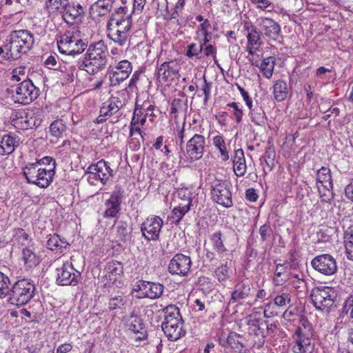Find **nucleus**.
<instances>
[{"label": "nucleus", "instance_id": "nucleus-1", "mask_svg": "<svg viewBox=\"0 0 353 353\" xmlns=\"http://www.w3.org/2000/svg\"><path fill=\"white\" fill-rule=\"evenodd\" d=\"M156 106L149 100L141 101L137 99L130 122L129 136L128 145L132 151H138L141 145V142L145 140V133L141 128L145 125L148 117L151 122L156 117L154 110Z\"/></svg>", "mask_w": 353, "mask_h": 353}, {"label": "nucleus", "instance_id": "nucleus-2", "mask_svg": "<svg viewBox=\"0 0 353 353\" xmlns=\"http://www.w3.org/2000/svg\"><path fill=\"white\" fill-rule=\"evenodd\" d=\"M108 47L103 41L91 43L85 54L82 69L90 74L98 73L105 68L108 62Z\"/></svg>", "mask_w": 353, "mask_h": 353}, {"label": "nucleus", "instance_id": "nucleus-3", "mask_svg": "<svg viewBox=\"0 0 353 353\" xmlns=\"http://www.w3.org/2000/svg\"><path fill=\"white\" fill-rule=\"evenodd\" d=\"M165 315L162 330L171 341H176L185 335L183 321L179 309L175 305H169L163 309Z\"/></svg>", "mask_w": 353, "mask_h": 353}, {"label": "nucleus", "instance_id": "nucleus-4", "mask_svg": "<svg viewBox=\"0 0 353 353\" xmlns=\"http://www.w3.org/2000/svg\"><path fill=\"white\" fill-rule=\"evenodd\" d=\"M57 47L60 53L76 55L82 53L86 47L80 32L74 28L66 30L57 39Z\"/></svg>", "mask_w": 353, "mask_h": 353}, {"label": "nucleus", "instance_id": "nucleus-5", "mask_svg": "<svg viewBox=\"0 0 353 353\" xmlns=\"http://www.w3.org/2000/svg\"><path fill=\"white\" fill-rule=\"evenodd\" d=\"M132 26V21H129V19H119L114 14L107 23L108 37L119 46H123L129 40Z\"/></svg>", "mask_w": 353, "mask_h": 353}, {"label": "nucleus", "instance_id": "nucleus-6", "mask_svg": "<svg viewBox=\"0 0 353 353\" xmlns=\"http://www.w3.org/2000/svg\"><path fill=\"white\" fill-rule=\"evenodd\" d=\"M35 289V285L31 279H19L12 285L8 301L17 306L24 305L33 298Z\"/></svg>", "mask_w": 353, "mask_h": 353}, {"label": "nucleus", "instance_id": "nucleus-7", "mask_svg": "<svg viewBox=\"0 0 353 353\" xmlns=\"http://www.w3.org/2000/svg\"><path fill=\"white\" fill-rule=\"evenodd\" d=\"M303 327H297L295 331L296 339L292 347L294 353H312L314 350V339L309 322L302 319Z\"/></svg>", "mask_w": 353, "mask_h": 353}, {"label": "nucleus", "instance_id": "nucleus-8", "mask_svg": "<svg viewBox=\"0 0 353 353\" xmlns=\"http://www.w3.org/2000/svg\"><path fill=\"white\" fill-rule=\"evenodd\" d=\"M232 185L228 180H221L217 178L212 182L211 195L212 201L226 208L233 205Z\"/></svg>", "mask_w": 353, "mask_h": 353}, {"label": "nucleus", "instance_id": "nucleus-9", "mask_svg": "<svg viewBox=\"0 0 353 353\" xmlns=\"http://www.w3.org/2000/svg\"><path fill=\"white\" fill-rule=\"evenodd\" d=\"M336 294L330 287L323 286L313 289L310 294V299L314 306L318 310L329 311L335 303Z\"/></svg>", "mask_w": 353, "mask_h": 353}, {"label": "nucleus", "instance_id": "nucleus-10", "mask_svg": "<svg viewBox=\"0 0 353 353\" xmlns=\"http://www.w3.org/2000/svg\"><path fill=\"white\" fill-rule=\"evenodd\" d=\"M180 60L178 59L163 61L157 68V81L161 84L170 85L180 77Z\"/></svg>", "mask_w": 353, "mask_h": 353}, {"label": "nucleus", "instance_id": "nucleus-11", "mask_svg": "<svg viewBox=\"0 0 353 353\" xmlns=\"http://www.w3.org/2000/svg\"><path fill=\"white\" fill-rule=\"evenodd\" d=\"M40 94V90L29 78L19 83L12 94L14 103L21 105H28L36 100Z\"/></svg>", "mask_w": 353, "mask_h": 353}, {"label": "nucleus", "instance_id": "nucleus-12", "mask_svg": "<svg viewBox=\"0 0 353 353\" xmlns=\"http://www.w3.org/2000/svg\"><path fill=\"white\" fill-rule=\"evenodd\" d=\"M38 113L32 110H19L13 114L11 123L15 128L21 130L38 127L41 122Z\"/></svg>", "mask_w": 353, "mask_h": 353}, {"label": "nucleus", "instance_id": "nucleus-13", "mask_svg": "<svg viewBox=\"0 0 353 353\" xmlns=\"http://www.w3.org/2000/svg\"><path fill=\"white\" fill-rule=\"evenodd\" d=\"M256 23L261 36L268 41L276 42L283 39L281 26L274 19L260 17L256 19Z\"/></svg>", "mask_w": 353, "mask_h": 353}, {"label": "nucleus", "instance_id": "nucleus-14", "mask_svg": "<svg viewBox=\"0 0 353 353\" xmlns=\"http://www.w3.org/2000/svg\"><path fill=\"white\" fill-rule=\"evenodd\" d=\"M164 290V286L159 283H153L143 280L137 281L133 287V292L137 299L149 298L155 299L159 298Z\"/></svg>", "mask_w": 353, "mask_h": 353}, {"label": "nucleus", "instance_id": "nucleus-15", "mask_svg": "<svg viewBox=\"0 0 353 353\" xmlns=\"http://www.w3.org/2000/svg\"><path fill=\"white\" fill-rule=\"evenodd\" d=\"M132 64L127 59L119 61L116 65H110L108 74L110 85L117 86L126 80L132 72Z\"/></svg>", "mask_w": 353, "mask_h": 353}, {"label": "nucleus", "instance_id": "nucleus-16", "mask_svg": "<svg viewBox=\"0 0 353 353\" xmlns=\"http://www.w3.org/2000/svg\"><path fill=\"white\" fill-rule=\"evenodd\" d=\"M56 271V282L59 285H76L81 277V273L69 262L63 263Z\"/></svg>", "mask_w": 353, "mask_h": 353}, {"label": "nucleus", "instance_id": "nucleus-17", "mask_svg": "<svg viewBox=\"0 0 353 353\" xmlns=\"http://www.w3.org/2000/svg\"><path fill=\"white\" fill-rule=\"evenodd\" d=\"M125 327L136 342L140 343L148 339L147 328L140 316L131 314L126 321Z\"/></svg>", "mask_w": 353, "mask_h": 353}, {"label": "nucleus", "instance_id": "nucleus-18", "mask_svg": "<svg viewBox=\"0 0 353 353\" xmlns=\"http://www.w3.org/2000/svg\"><path fill=\"white\" fill-rule=\"evenodd\" d=\"M205 138L201 134L195 132L187 141L185 145L186 154L191 161L201 159L205 152Z\"/></svg>", "mask_w": 353, "mask_h": 353}, {"label": "nucleus", "instance_id": "nucleus-19", "mask_svg": "<svg viewBox=\"0 0 353 353\" xmlns=\"http://www.w3.org/2000/svg\"><path fill=\"white\" fill-rule=\"evenodd\" d=\"M192 265V260L189 256L178 253L170 260L168 270L172 275L185 276L188 274Z\"/></svg>", "mask_w": 353, "mask_h": 353}, {"label": "nucleus", "instance_id": "nucleus-20", "mask_svg": "<svg viewBox=\"0 0 353 353\" xmlns=\"http://www.w3.org/2000/svg\"><path fill=\"white\" fill-rule=\"evenodd\" d=\"M163 225V221L159 216L148 217L141 226L142 236L148 241L159 240Z\"/></svg>", "mask_w": 353, "mask_h": 353}, {"label": "nucleus", "instance_id": "nucleus-21", "mask_svg": "<svg viewBox=\"0 0 353 353\" xmlns=\"http://www.w3.org/2000/svg\"><path fill=\"white\" fill-rule=\"evenodd\" d=\"M124 197V191L120 187H116L109 199L105 201V210L103 217L107 219L117 217L121 210V205Z\"/></svg>", "mask_w": 353, "mask_h": 353}, {"label": "nucleus", "instance_id": "nucleus-22", "mask_svg": "<svg viewBox=\"0 0 353 353\" xmlns=\"http://www.w3.org/2000/svg\"><path fill=\"white\" fill-rule=\"evenodd\" d=\"M311 265L316 271L326 276L333 275L337 270L335 259L328 254L316 256L312 260Z\"/></svg>", "mask_w": 353, "mask_h": 353}, {"label": "nucleus", "instance_id": "nucleus-23", "mask_svg": "<svg viewBox=\"0 0 353 353\" xmlns=\"http://www.w3.org/2000/svg\"><path fill=\"white\" fill-rule=\"evenodd\" d=\"M124 105V103L117 96H111L103 102L99 110V115L96 118L95 123H102L112 115L118 112Z\"/></svg>", "mask_w": 353, "mask_h": 353}, {"label": "nucleus", "instance_id": "nucleus-24", "mask_svg": "<svg viewBox=\"0 0 353 353\" xmlns=\"http://www.w3.org/2000/svg\"><path fill=\"white\" fill-rule=\"evenodd\" d=\"M249 325V334L252 336V347L259 349L265 342V336L260 327L259 313L254 312L246 317Z\"/></svg>", "mask_w": 353, "mask_h": 353}, {"label": "nucleus", "instance_id": "nucleus-25", "mask_svg": "<svg viewBox=\"0 0 353 353\" xmlns=\"http://www.w3.org/2000/svg\"><path fill=\"white\" fill-rule=\"evenodd\" d=\"M12 39L18 44V48L24 54H26L32 48L34 39L32 33L27 30H16L11 33Z\"/></svg>", "mask_w": 353, "mask_h": 353}, {"label": "nucleus", "instance_id": "nucleus-26", "mask_svg": "<svg viewBox=\"0 0 353 353\" xmlns=\"http://www.w3.org/2000/svg\"><path fill=\"white\" fill-rule=\"evenodd\" d=\"M18 47V44L12 39L10 34L5 43L0 46V57L5 60L19 59L23 53Z\"/></svg>", "mask_w": 353, "mask_h": 353}, {"label": "nucleus", "instance_id": "nucleus-27", "mask_svg": "<svg viewBox=\"0 0 353 353\" xmlns=\"http://www.w3.org/2000/svg\"><path fill=\"white\" fill-rule=\"evenodd\" d=\"M83 14L84 9L79 3L68 1L67 8L61 17L67 23L73 25L81 21Z\"/></svg>", "mask_w": 353, "mask_h": 353}, {"label": "nucleus", "instance_id": "nucleus-28", "mask_svg": "<svg viewBox=\"0 0 353 353\" xmlns=\"http://www.w3.org/2000/svg\"><path fill=\"white\" fill-rule=\"evenodd\" d=\"M316 185L321 201L330 203L333 199L332 181H331V178H316Z\"/></svg>", "mask_w": 353, "mask_h": 353}, {"label": "nucleus", "instance_id": "nucleus-29", "mask_svg": "<svg viewBox=\"0 0 353 353\" xmlns=\"http://www.w3.org/2000/svg\"><path fill=\"white\" fill-rule=\"evenodd\" d=\"M114 0H97L91 5L90 14L94 17L107 16L113 8Z\"/></svg>", "mask_w": 353, "mask_h": 353}, {"label": "nucleus", "instance_id": "nucleus-30", "mask_svg": "<svg viewBox=\"0 0 353 353\" xmlns=\"http://www.w3.org/2000/svg\"><path fill=\"white\" fill-rule=\"evenodd\" d=\"M188 98L184 94H182V98H174L170 103V117L176 120L180 114H184L185 116L188 110Z\"/></svg>", "mask_w": 353, "mask_h": 353}, {"label": "nucleus", "instance_id": "nucleus-31", "mask_svg": "<svg viewBox=\"0 0 353 353\" xmlns=\"http://www.w3.org/2000/svg\"><path fill=\"white\" fill-rule=\"evenodd\" d=\"M69 0H46L45 8L48 17L55 18L62 15L64 10L67 8Z\"/></svg>", "mask_w": 353, "mask_h": 353}, {"label": "nucleus", "instance_id": "nucleus-32", "mask_svg": "<svg viewBox=\"0 0 353 353\" xmlns=\"http://www.w3.org/2000/svg\"><path fill=\"white\" fill-rule=\"evenodd\" d=\"M39 165L43 167L39 168L38 173L36 176H54L55 174L56 161L51 157H44L37 161Z\"/></svg>", "mask_w": 353, "mask_h": 353}, {"label": "nucleus", "instance_id": "nucleus-33", "mask_svg": "<svg viewBox=\"0 0 353 353\" xmlns=\"http://www.w3.org/2000/svg\"><path fill=\"white\" fill-rule=\"evenodd\" d=\"M19 144V139L17 136L8 134L1 138L0 141V155L11 154Z\"/></svg>", "mask_w": 353, "mask_h": 353}, {"label": "nucleus", "instance_id": "nucleus-34", "mask_svg": "<svg viewBox=\"0 0 353 353\" xmlns=\"http://www.w3.org/2000/svg\"><path fill=\"white\" fill-rule=\"evenodd\" d=\"M212 141L213 146L220 154L219 157L221 160L223 161H228L230 159V152L228 148L229 144L226 143L225 137L219 132H217L212 138Z\"/></svg>", "mask_w": 353, "mask_h": 353}, {"label": "nucleus", "instance_id": "nucleus-35", "mask_svg": "<svg viewBox=\"0 0 353 353\" xmlns=\"http://www.w3.org/2000/svg\"><path fill=\"white\" fill-rule=\"evenodd\" d=\"M212 24L209 19H205L203 23H201L196 28L194 39L197 41L201 40L203 45L210 43L212 39V32L211 31Z\"/></svg>", "mask_w": 353, "mask_h": 353}, {"label": "nucleus", "instance_id": "nucleus-36", "mask_svg": "<svg viewBox=\"0 0 353 353\" xmlns=\"http://www.w3.org/2000/svg\"><path fill=\"white\" fill-rule=\"evenodd\" d=\"M261 36L259 30L246 34L247 43L245 51L249 55L253 56L256 51L259 50L263 44Z\"/></svg>", "mask_w": 353, "mask_h": 353}, {"label": "nucleus", "instance_id": "nucleus-37", "mask_svg": "<svg viewBox=\"0 0 353 353\" xmlns=\"http://www.w3.org/2000/svg\"><path fill=\"white\" fill-rule=\"evenodd\" d=\"M86 172L94 175V176H112V170L110 168L109 163L103 159L96 163L91 164Z\"/></svg>", "mask_w": 353, "mask_h": 353}, {"label": "nucleus", "instance_id": "nucleus-38", "mask_svg": "<svg viewBox=\"0 0 353 353\" xmlns=\"http://www.w3.org/2000/svg\"><path fill=\"white\" fill-rule=\"evenodd\" d=\"M105 270L107 279L112 283L119 279L123 273V265L117 261L109 262Z\"/></svg>", "mask_w": 353, "mask_h": 353}, {"label": "nucleus", "instance_id": "nucleus-39", "mask_svg": "<svg viewBox=\"0 0 353 353\" xmlns=\"http://www.w3.org/2000/svg\"><path fill=\"white\" fill-rule=\"evenodd\" d=\"M231 256V254L226 253V259L224 260V262L214 270L215 276L221 283L228 280L232 274V259L229 257Z\"/></svg>", "mask_w": 353, "mask_h": 353}, {"label": "nucleus", "instance_id": "nucleus-40", "mask_svg": "<svg viewBox=\"0 0 353 353\" xmlns=\"http://www.w3.org/2000/svg\"><path fill=\"white\" fill-rule=\"evenodd\" d=\"M289 88L285 81L276 80L272 86V94L274 99L278 102L285 101L288 96Z\"/></svg>", "mask_w": 353, "mask_h": 353}, {"label": "nucleus", "instance_id": "nucleus-41", "mask_svg": "<svg viewBox=\"0 0 353 353\" xmlns=\"http://www.w3.org/2000/svg\"><path fill=\"white\" fill-rule=\"evenodd\" d=\"M34 246L21 248V259L24 265L29 268L36 267L40 263L39 256L34 252Z\"/></svg>", "mask_w": 353, "mask_h": 353}, {"label": "nucleus", "instance_id": "nucleus-42", "mask_svg": "<svg viewBox=\"0 0 353 353\" xmlns=\"http://www.w3.org/2000/svg\"><path fill=\"white\" fill-rule=\"evenodd\" d=\"M115 241L118 245H123L129 239L130 232L128 231V223L125 221H115Z\"/></svg>", "mask_w": 353, "mask_h": 353}, {"label": "nucleus", "instance_id": "nucleus-43", "mask_svg": "<svg viewBox=\"0 0 353 353\" xmlns=\"http://www.w3.org/2000/svg\"><path fill=\"white\" fill-rule=\"evenodd\" d=\"M233 170L236 176H242L246 171L244 152L242 149L235 150L233 159Z\"/></svg>", "mask_w": 353, "mask_h": 353}, {"label": "nucleus", "instance_id": "nucleus-44", "mask_svg": "<svg viewBox=\"0 0 353 353\" xmlns=\"http://www.w3.org/2000/svg\"><path fill=\"white\" fill-rule=\"evenodd\" d=\"M251 288L248 283H241L237 284L232 292L230 303H234L240 300L246 299L250 294Z\"/></svg>", "mask_w": 353, "mask_h": 353}, {"label": "nucleus", "instance_id": "nucleus-45", "mask_svg": "<svg viewBox=\"0 0 353 353\" xmlns=\"http://www.w3.org/2000/svg\"><path fill=\"white\" fill-rule=\"evenodd\" d=\"M275 157L276 152L274 146L271 144L266 148L265 154L263 157L265 165H263V163H262V165L265 174H267L268 172L271 171L272 168L276 165L277 162L275 160Z\"/></svg>", "mask_w": 353, "mask_h": 353}, {"label": "nucleus", "instance_id": "nucleus-46", "mask_svg": "<svg viewBox=\"0 0 353 353\" xmlns=\"http://www.w3.org/2000/svg\"><path fill=\"white\" fill-rule=\"evenodd\" d=\"M68 245V242L64 239H61L59 235L56 234L51 235L46 243L47 248L49 250L57 252H63Z\"/></svg>", "mask_w": 353, "mask_h": 353}, {"label": "nucleus", "instance_id": "nucleus-47", "mask_svg": "<svg viewBox=\"0 0 353 353\" xmlns=\"http://www.w3.org/2000/svg\"><path fill=\"white\" fill-rule=\"evenodd\" d=\"M226 343L232 350L238 352H241L245 347V345L243 343V337L236 332L229 333L227 337Z\"/></svg>", "mask_w": 353, "mask_h": 353}, {"label": "nucleus", "instance_id": "nucleus-48", "mask_svg": "<svg viewBox=\"0 0 353 353\" xmlns=\"http://www.w3.org/2000/svg\"><path fill=\"white\" fill-rule=\"evenodd\" d=\"M210 241L212 242L214 250L218 253L221 258L225 256L227 249L223 244L222 239V234L220 231H216L213 233L210 236Z\"/></svg>", "mask_w": 353, "mask_h": 353}, {"label": "nucleus", "instance_id": "nucleus-49", "mask_svg": "<svg viewBox=\"0 0 353 353\" xmlns=\"http://www.w3.org/2000/svg\"><path fill=\"white\" fill-rule=\"evenodd\" d=\"M67 130L65 122L63 119H57L51 123L49 127L50 136L57 139L63 137Z\"/></svg>", "mask_w": 353, "mask_h": 353}, {"label": "nucleus", "instance_id": "nucleus-50", "mask_svg": "<svg viewBox=\"0 0 353 353\" xmlns=\"http://www.w3.org/2000/svg\"><path fill=\"white\" fill-rule=\"evenodd\" d=\"M14 236L16 241L21 245L22 248L32 247L34 243L32 239L23 228H16L14 230Z\"/></svg>", "mask_w": 353, "mask_h": 353}, {"label": "nucleus", "instance_id": "nucleus-51", "mask_svg": "<svg viewBox=\"0 0 353 353\" xmlns=\"http://www.w3.org/2000/svg\"><path fill=\"white\" fill-rule=\"evenodd\" d=\"M344 243L347 259L353 261V225L344 231Z\"/></svg>", "mask_w": 353, "mask_h": 353}, {"label": "nucleus", "instance_id": "nucleus-52", "mask_svg": "<svg viewBox=\"0 0 353 353\" xmlns=\"http://www.w3.org/2000/svg\"><path fill=\"white\" fill-rule=\"evenodd\" d=\"M275 64L276 59L274 57H268L263 59L259 69L265 78L270 79L272 77Z\"/></svg>", "mask_w": 353, "mask_h": 353}, {"label": "nucleus", "instance_id": "nucleus-53", "mask_svg": "<svg viewBox=\"0 0 353 353\" xmlns=\"http://www.w3.org/2000/svg\"><path fill=\"white\" fill-rule=\"evenodd\" d=\"M226 107L230 112V118L236 124L241 123L243 121L244 112L240 103L239 102H230L227 103Z\"/></svg>", "mask_w": 353, "mask_h": 353}, {"label": "nucleus", "instance_id": "nucleus-54", "mask_svg": "<svg viewBox=\"0 0 353 353\" xmlns=\"http://www.w3.org/2000/svg\"><path fill=\"white\" fill-rule=\"evenodd\" d=\"M251 121L256 125H263L267 119L265 113L261 107H252L249 109Z\"/></svg>", "mask_w": 353, "mask_h": 353}, {"label": "nucleus", "instance_id": "nucleus-55", "mask_svg": "<svg viewBox=\"0 0 353 353\" xmlns=\"http://www.w3.org/2000/svg\"><path fill=\"white\" fill-rule=\"evenodd\" d=\"M199 130L196 128V127H191V124H189L188 128H186V117H184L183 122L181 126H176V135L178 138V140L181 145H183L184 143V139L187 136V133H195L198 132Z\"/></svg>", "mask_w": 353, "mask_h": 353}, {"label": "nucleus", "instance_id": "nucleus-56", "mask_svg": "<svg viewBox=\"0 0 353 353\" xmlns=\"http://www.w3.org/2000/svg\"><path fill=\"white\" fill-rule=\"evenodd\" d=\"M199 43H190L186 47L185 56L189 59L196 58V59H201V52L203 49V41L200 40L198 41Z\"/></svg>", "mask_w": 353, "mask_h": 353}, {"label": "nucleus", "instance_id": "nucleus-57", "mask_svg": "<svg viewBox=\"0 0 353 353\" xmlns=\"http://www.w3.org/2000/svg\"><path fill=\"white\" fill-rule=\"evenodd\" d=\"M287 266L285 264H277L276 266L273 283L276 286L283 285L288 281V276L285 275Z\"/></svg>", "mask_w": 353, "mask_h": 353}, {"label": "nucleus", "instance_id": "nucleus-58", "mask_svg": "<svg viewBox=\"0 0 353 353\" xmlns=\"http://www.w3.org/2000/svg\"><path fill=\"white\" fill-rule=\"evenodd\" d=\"M127 303V299L122 295L115 296L109 299L108 307L109 311L113 312L117 310H122Z\"/></svg>", "mask_w": 353, "mask_h": 353}, {"label": "nucleus", "instance_id": "nucleus-59", "mask_svg": "<svg viewBox=\"0 0 353 353\" xmlns=\"http://www.w3.org/2000/svg\"><path fill=\"white\" fill-rule=\"evenodd\" d=\"M190 210V206L188 205H183V203H179L176 207H175L172 212V221L175 223H179V221L182 219L184 215L189 212Z\"/></svg>", "mask_w": 353, "mask_h": 353}, {"label": "nucleus", "instance_id": "nucleus-60", "mask_svg": "<svg viewBox=\"0 0 353 353\" xmlns=\"http://www.w3.org/2000/svg\"><path fill=\"white\" fill-rule=\"evenodd\" d=\"M178 197L182 201L181 203L188 205L190 208L192 205L193 193L189 188H181L177 191Z\"/></svg>", "mask_w": 353, "mask_h": 353}, {"label": "nucleus", "instance_id": "nucleus-61", "mask_svg": "<svg viewBox=\"0 0 353 353\" xmlns=\"http://www.w3.org/2000/svg\"><path fill=\"white\" fill-rule=\"evenodd\" d=\"M10 280L5 274L0 272V299H3L6 296H9L10 290L9 285Z\"/></svg>", "mask_w": 353, "mask_h": 353}, {"label": "nucleus", "instance_id": "nucleus-62", "mask_svg": "<svg viewBox=\"0 0 353 353\" xmlns=\"http://www.w3.org/2000/svg\"><path fill=\"white\" fill-rule=\"evenodd\" d=\"M273 303L279 307H285L287 304H291L292 296L290 293L283 292L274 298Z\"/></svg>", "mask_w": 353, "mask_h": 353}, {"label": "nucleus", "instance_id": "nucleus-63", "mask_svg": "<svg viewBox=\"0 0 353 353\" xmlns=\"http://www.w3.org/2000/svg\"><path fill=\"white\" fill-rule=\"evenodd\" d=\"M27 182L36 185L41 188H45L52 182V178H26Z\"/></svg>", "mask_w": 353, "mask_h": 353}, {"label": "nucleus", "instance_id": "nucleus-64", "mask_svg": "<svg viewBox=\"0 0 353 353\" xmlns=\"http://www.w3.org/2000/svg\"><path fill=\"white\" fill-rule=\"evenodd\" d=\"M27 68L25 65H20L13 69L12 72L11 79L12 81H19L26 77Z\"/></svg>", "mask_w": 353, "mask_h": 353}]
</instances>
